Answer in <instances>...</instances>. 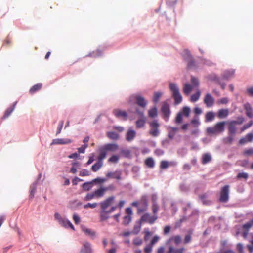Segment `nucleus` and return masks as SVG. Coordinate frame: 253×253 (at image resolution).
Here are the masks:
<instances>
[{
	"label": "nucleus",
	"instance_id": "9b49d317",
	"mask_svg": "<svg viewBox=\"0 0 253 253\" xmlns=\"http://www.w3.org/2000/svg\"><path fill=\"white\" fill-rule=\"evenodd\" d=\"M204 102L207 107H210L214 104V99L210 94L207 93L205 96Z\"/></svg>",
	"mask_w": 253,
	"mask_h": 253
},
{
	"label": "nucleus",
	"instance_id": "603ef678",
	"mask_svg": "<svg viewBox=\"0 0 253 253\" xmlns=\"http://www.w3.org/2000/svg\"><path fill=\"white\" fill-rule=\"evenodd\" d=\"M182 116L181 113L178 112L175 118V123L176 124H180L182 122Z\"/></svg>",
	"mask_w": 253,
	"mask_h": 253
},
{
	"label": "nucleus",
	"instance_id": "aec40b11",
	"mask_svg": "<svg viewBox=\"0 0 253 253\" xmlns=\"http://www.w3.org/2000/svg\"><path fill=\"white\" fill-rule=\"evenodd\" d=\"M168 242H173L175 245H179L181 242V237L179 235H176L171 237L169 240Z\"/></svg>",
	"mask_w": 253,
	"mask_h": 253
},
{
	"label": "nucleus",
	"instance_id": "7ed1b4c3",
	"mask_svg": "<svg viewBox=\"0 0 253 253\" xmlns=\"http://www.w3.org/2000/svg\"><path fill=\"white\" fill-rule=\"evenodd\" d=\"M169 88L172 92V96L174 100L175 104H180L182 100V97L180 93L179 88L177 85L174 83H170L169 84Z\"/></svg>",
	"mask_w": 253,
	"mask_h": 253
},
{
	"label": "nucleus",
	"instance_id": "b1692460",
	"mask_svg": "<svg viewBox=\"0 0 253 253\" xmlns=\"http://www.w3.org/2000/svg\"><path fill=\"white\" fill-rule=\"evenodd\" d=\"M60 224L65 227H70L72 230H75V228L74 226L72 225V223L68 220L66 219H63L62 221L60 223Z\"/></svg>",
	"mask_w": 253,
	"mask_h": 253
},
{
	"label": "nucleus",
	"instance_id": "6ab92c4d",
	"mask_svg": "<svg viewBox=\"0 0 253 253\" xmlns=\"http://www.w3.org/2000/svg\"><path fill=\"white\" fill-rule=\"evenodd\" d=\"M244 106L246 115L249 118H252L253 117V110L251 105L249 103H246Z\"/></svg>",
	"mask_w": 253,
	"mask_h": 253
},
{
	"label": "nucleus",
	"instance_id": "412c9836",
	"mask_svg": "<svg viewBox=\"0 0 253 253\" xmlns=\"http://www.w3.org/2000/svg\"><path fill=\"white\" fill-rule=\"evenodd\" d=\"M136 136V132L134 130L129 129L126 134V140L127 141H131Z\"/></svg>",
	"mask_w": 253,
	"mask_h": 253
},
{
	"label": "nucleus",
	"instance_id": "0eeeda50",
	"mask_svg": "<svg viewBox=\"0 0 253 253\" xmlns=\"http://www.w3.org/2000/svg\"><path fill=\"white\" fill-rule=\"evenodd\" d=\"M151 129L149 131V134L154 137L157 136L159 134V127L160 124L158 120H155L149 123Z\"/></svg>",
	"mask_w": 253,
	"mask_h": 253
},
{
	"label": "nucleus",
	"instance_id": "2eb2a0df",
	"mask_svg": "<svg viewBox=\"0 0 253 253\" xmlns=\"http://www.w3.org/2000/svg\"><path fill=\"white\" fill-rule=\"evenodd\" d=\"M236 123V121H232L229 123L228 126V132L229 135H235L236 134L237 131Z\"/></svg>",
	"mask_w": 253,
	"mask_h": 253
},
{
	"label": "nucleus",
	"instance_id": "f3484780",
	"mask_svg": "<svg viewBox=\"0 0 253 253\" xmlns=\"http://www.w3.org/2000/svg\"><path fill=\"white\" fill-rule=\"evenodd\" d=\"M185 250L186 249L183 247L175 248L173 246H170L169 247L168 253H184Z\"/></svg>",
	"mask_w": 253,
	"mask_h": 253
},
{
	"label": "nucleus",
	"instance_id": "09e8293b",
	"mask_svg": "<svg viewBox=\"0 0 253 253\" xmlns=\"http://www.w3.org/2000/svg\"><path fill=\"white\" fill-rule=\"evenodd\" d=\"M234 136L230 135L223 140L224 142L226 144H231L234 140Z\"/></svg>",
	"mask_w": 253,
	"mask_h": 253
},
{
	"label": "nucleus",
	"instance_id": "a19ab883",
	"mask_svg": "<svg viewBox=\"0 0 253 253\" xmlns=\"http://www.w3.org/2000/svg\"><path fill=\"white\" fill-rule=\"evenodd\" d=\"M190 112V108L187 106H184L183 107L182 110L179 113H182V115L185 117H188Z\"/></svg>",
	"mask_w": 253,
	"mask_h": 253
},
{
	"label": "nucleus",
	"instance_id": "8fccbe9b",
	"mask_svg": "<svg viewBox=\"0 0 253 253\" xmlns=\"http://www.w3.org/2000/svg\"><path fill=\"white\" fill-rule=\"evenodd\" d=\"M169 166V163L167 161L163 160L160 162V168L161 169H167Z\"/></svg>",
	"mask_w": 253,
	"mask_h": 253
},
{
	"label": "nucleus",
	"instance_id": "20e7f679",
	"mask_svg": "<svg viewBox=\"0 0 253 253\" xmlns=\"http://www.w3.org/2000/svg\"><path fill=\"white\" fill-rule=\"evenodd\" d=\"M225 122H220L216 123L214 126L207 128L208 133L211 135H217L224 131Z\"/></svg>",
	"mask_w": 253,
	"mask_h": 253
},
{
	"label": "nucleus",
	"instance_id": "f8f14e48",
	"mask_svg": "<svg viewBox=\"0 0 253 253\" xmlns=\"http://www.w3.org/2000/svg\"><path fill=\"white\" fill-rule=\"evenodd\" d=\"M161 111L164 115V118H166V121L168 120L170 114V111L169 105L167 103H164L161 108Z\"/></svg>",
	"mask_w": 253,
	"mask_h": 253
},
{
	"label": "nucleus",
	"instance_id": "a878e982",
	"mask_svg": "<svg viewBox=\"0 0 253 253\" xmlns=\"http://www.w3.org/2000/svg\"><path fill=\"white\" fill-rule=\"evenodd\" d=\"M42 87V84L41 83H38L34 85H33L30 89L29 93L31 94H33L36 93L37 91H39L41 89Z\"/></svg>",
	"mask_w": 253,
	"mask_h": 253
},
{
	"label": "nucleus",
	"instance_id": "864d4df0",
	"mask_svg": "<svg viewBox=\"0 0 253 253\" xmlns=\"http://www.w3.org/2000/svg\"><path fill=\"white\" fill-rule=\"evenodd\" d=\"M119 160V157L117 155H113L109 159L108 162L110 163H116Z\"/></svg>",
	"mask_w": 253,
	"mask_h": 253
},
{
	"label": "nucleus",
	"instance_id": "58836bf2",
	"mask_svg": "<svg viewBox=\"0 0 253 253\" xmlns=\"http://www.w3.org/2000/svg\"><path fill=\"white\" fill-rule=\"evenodd\" d=\"M92 187V183L91 182H87L84 183L82 185V188L84 191H89Z\"/></svg>",
	"mask_w": 253,
	"mask_h": 253
},
{
	"label": "nucleus",
	"instance_id": "5701e85b",
	"mask_svg": "<svg viewBox=\"0 0 253 253\" xmlns=\"http://www.w3.org/2000/svg\"><path fill=\"white\" fill-rule=\"evenodd\" d=\"M211 160V156L209 153H205L202 155L201 163L202 164H206Z\"/></svg>",
	"mask_w": 253,
	"mask_h": 253
},
{
	"label": "nucleus",
	"instance_id": "052dcab7",
	"mask_svg": "<svg viewBox=\"0 0 253 253\" xmlns=\"http://www.w3.org/2000/svg\"><path fill=\"white\" fill-rule=\"evenodd\" d=\"M97 206V203H93L92 204L87 203V204L84 205V207L85 209H87L88 208H90L93 209V208H95Z\"/></svg>",
	"mask_w": 253,
	"mask_h": 253
},
{
	"label": "nucleus",
	"instance_id": "473e14b6",
	"mask_svg": "<svg viewBox=\"0 0 253 253\" xmlns=\"http://www.w3.org/2000/svg\"><path fill=\"white\" fill-rule=\"evenodd\" d=\"M145 165L149 168H152L155 166V162L152 158H147L145 161Z\"/></svg>",
	"mask_w": 253,
	"mask_h": 253
},
{
	"label": "nucleus",
	"instance_id": "2f4dec72",
	"mask_svg": "<svg viewBox=\"0 0 253 253\" xmlns=\"http://www.w3.org/2000/svg\"><path fill=\"white\" fill-rule=\"evenodd\" d=\"M141 224L140 223V221H139L138 223L136 224L134 226L133 230L131 232L132 234L136 235L139 233L141 228Z\"/></svg>",
	"mask_w": 253,
	"mask_h": 253
},
{
	"label": "nucleus",
	"instance_id": "6e6d98bb",
	"mask_svg": "<svg viewBox=\"0 0 253 253\" xmlns=\"http://www.w3.org/2000/svg\"><path fill=\"white\" fill-rule=\"evenodd\" d=\"M248 176H249L248 174L247 173L242 172V173H238L237 176V177L238 179L243 178L245 179H247L248 178Z\"/></svg>",
	"mask_w": 253,
	"mask_h": 253
},
{
	"label": "nucleus",
	"instance_id": "e2e57ef3",
	"mask_svg": "<svg viewBox=\"0 0 253 253\" xmlns=\"http://www.w3.org/2000/svg\"><path fill=\"white\" fill-rule=\"evenodd\" d=\"M191 83L193 86H197L199 85V81L198 79L195 77L191 78Z\"/></svg>",
	"mask_w": 253,
	"mask_h": 253
},
{
	"label": "nucleus",
	"instance_id": "c756f323",
	"mask_svg": "<svg viewBox=\"0 0 253 253\" xmlns=\"http://www.w3.org/2000/svg\"><path fill=\"white\" fill-rule=\"evenodd\" d=\"M215 115L212 112L209 111L206 114L205 121L206 122H210L213 120L214 118Z\"/></svg>",
	"mask_w": 253,
	"mask_h": 253
},
{
	"label": "nucleus",
	"instance_id": "f704fd0d",
	"mask_svg": "<svg viewBox=\"0 0 253 253\" xmlns=\"http://www.w3.org/2000/svg\"><path fill=\"white\" fill-rule=\"evenodd\" d=\"M30 194L29 197L31 199H32L34 197V194L36 192V189H37V184L36 183H33L31 186H30Z\"/></svg>",
	"mask_w": 253,
	"mask_h": 253
},
{
	"label": "nucleus",
	"instance_id": "37998d69",
	"mask_svg": "<svg viewBox=\"0 0 253 253\" xmlns=\"http://www.w3.org/2000/svg\"><path fill=\"white\" fill-rule=\"evenodd\" d=\"M159 210V205L156 203L153 202L152 205V211L153 213V215H157V213Z\"/></svg>",
	"mask_w": 253,
	"mask_h": 253
},
{
	"label": "nucleus",
	"instance_id": "680f3d73",
	"mask_svg": "<svg viewBox=\"0 0 253 253\" xmlns=\"http://www.w3.org/2000/svg\"><path fill=\"white\" fill-rule=\"evenodd\" d=\"M84 232L86 234L90 235V236H94L95 235V232L91 231L90 229L88 228H84L83 229Z\"/></svg>",
	"mask_w": 253,
	"mask_h": 253
},
{
	"label": "nucleus",
	"instance_id": "de8ad7c7",
	"mask_svg": "<svg viewBox=\"0 0 253 253\" xmlns=\"http://www.w3.org/2000/svg\"><path fill=\"white\" fill-rule=\"evenodd\" d=\"M243 154L245 156H250L253 155V148H251L244 150Z\"/></svg>",
	"mask_w": 253,
	"mask_h": 253
},
{
	"label": "nucleus",
	"instance_id": "a18cd8bd",
	"mask_svg": "<svg viewBox=\"0 0 253 253\" xmlns=\"http://www.w3.org/2000/svg\"><path fill=\"white\" fill-rule=\"evenodd\" d=\"M94 198H96L94 192L88 193L86 194V196L84 198V200L85 201H89Z\"/></svg>",
	"mask_w": 253,
	"mask_h": 253
},
{
	"label": "nucleus",
	"instance_id": "6e6552de",
	"mask_svg": "<svg viewBox=\"0 0 253 253\" xmlns=\"http://www.w3.org/2000/svg\"><path fill=\"white\" fill-rule=\"evenodd\" d=\"M159 240L160 237L158 236L155 235L154 236L150 243L144 248V252L145 253H151L153 247L159 241Z\"/></svg>",
	"mask_w": 253,
	"mask_h": 253
},
{
	"label": "nucleus",
	"instance_id": "dca6fc26",
	"mask_svg": "<svg viewBox=\"0 0 253 253\" xmlns=\"http://www.w3.org/2000/svg\"><path fill=\"white\" fill-rule=\"evenodd\" d=\"M72 140L69 139H53L51 145L54 144H67L72 143Z\"/></svg>",
	"mask_w": 253,
	"mask_h": 253
},
{
	"label": "nucleus",
	"instance_id": "4d7b16f0",
	"mask_svg": "<svg viewBox=\"0 0 253 253\" xmlns=\"http://www.w3.org/2000/svg\"><path fill=\"white\" fill-rule=\"evenodd\" d=\"M64 124V121L62 120L59 123V125L57 127V130L56 132V135H58L61 133L63 126Z\"/></svg>",
	"mask_w": 253,
	"mask_h": 253
},
{
	"label": "nucleus",
	"instance_id": "338daca9",
	"mask_svg": "<svg viewBox=\"0 0 253 253\" xmlns=\"http://www.w3.org/2000/svg\"><path fill=\"white\" fill-rule=\"evenodd\" d=\"M121 153L126 157H128L130 154V151L127 149H122Z\"/></svg>",
	"mask_w": 253,
	"mask_h": 253
},
{
	"label": "nucleus",
	"instance_id": "5fc2aeb1",
	"mask_svg": "<svg viewBox=\"0 0 253 253\" xmlns=\"http://www.w3.org/2000/svg\"><path fill=\"white\" fill-rule=\"evenodd\" d=\"M253 124V122L252 121H251L249 123L247 124L244 125L243 127L241 128V132H243L246 129L249 128L251 127Z\"/></svg>",
	"mask_w": 253,
	"mask_h": 253
},
{
	"label": "nucleus",
	"instance_id": "69168bd1",
	"mask_svg": "<svg viewBox=\"0 0 253 253\" xmlns=\"http://www.w3.org/2000/svg\"><path fill=\"white\" fill-rule=\"evenodd\" d=\"M209 79L211 81H215L216 83L219 82L218 78L215 75H211L208 77Z\"/></svg>",
	"mask_w": 253,
	"mask_h": 253
},
{
	"label": "nucleus",
	"instance_id": "4468645a",
	"mask_svg": "<svg viewBox=\"0 0 253 253\" xmlns=\"http://www.w3.org/2000/svg\"><path fill=\"white\" fill-rule=\"evenodd\" d=\"M92 250L91 248L90 244L87 242L83 243V246L81 249L80 253H92Z\"/></svg>",
	"mask_w": 253,
	"mask_h": 253
},
{
	"label": "nucleus",
	"instance_id": "79ce46f5",
	"mask_svg": "<svg viewBox=\"0 0 253 253\" xmlns=\"http://www.w3.org/2000/svg\"><path fill=\"white\" fill-rule=\"evenodd\" d=\"M148 115L150 117L154 118L157 116V110L154 107L148 111Z\"/></svg>",
	"mask_w": 253,
	"mask_h": 253
},
{
	"label": "nucleus",
	"instance_id": "4be33fe9",
	"mask_svg": "<svg viewBox=\"0 0 253 253\" xmlns=\"http://www.w3.org/2000/svg\"><path fill=\"white\" fill-rule=\"evenodd\" d=\"M16 103H17L16 102H14L11 106L5 110V111L4 113L3 116V118H7L11 114V113L13 111V110H14V109L15 108Z\"/></svg>",
	"mask_w": 253,
	"mask_h": 253
},
{
	"label": "nucleus",
	"instance_id": "9d476101",
	"mask_svg": "<svg viewBox=\"0 0 253 253\" xmlns=\"http://www.w3.org/2000/svg\"><path fill=\"white\" fill-rule=\"evenodd\" d=\"M113 188V186L110 185L107 187H101L96 190L95 191H94L96 198H100L103 196L106 191H107L109 189H111Z\"/></svg>",
	"mask_w": 253,
	"mask_h": 253
},
{
	"label": "nucleus",
	"instance_id": "cd10ccee",
	"mask_svg": "<svg viewBox=\"0 0 253 253\" xmlns=\"http://www.w3.org/2000/svg\"><path fill=\"white\" fill-rule=\"evenodd\" d=\"M102 160H98V162L94 164L91 167V169L94 172L98 171L102 166Z\"/></svg>",
	"mask_w": 253,
	"mask_h": 253
},
{
	"label": "nucleus",
	"instance_id": "7c9ffc66",
	"mask_svg": "<svg viewBox=\"0 0 253 253\" xmlns=\"http://www.w3.org/2000/svg\"><path fill=\"white\" fill-rule=\"evenodd\" d=\"M234 74V71H227L222 75V78L224 80H229L232 77Z\"/></svg>",
	"mask_w": 253,
	"mask_h": 253
},
{
	"label": "nucleus",
	"instance_id": "49530a36",
	"mask_svg": "<svg viewBox=\"0 0 253 253\" xmlns=\"http://www.w3.org/2000/svg\"><path fill=\"white\" fill-rule=\"evenodd\" d=\"M200 199L202 201L203 204L209 205L211 204V202L210 200L207 199V196L205 194L201 195L199 196Z\"/></svg>",
	"mask_w": 253,
	"mask_h": 253
},
{
	"label": "nucleus",
	"instance_id": "1a4fd4ad",
	"mask_svg": "<svg viewBox=\"0 0 253 253\" xmlns=\"http://www.w3.org/2000/svg\"><path fill=\"white\" fill-rule=\"evenodd\" d=\"M114 115L118 118H121L124 120H126L127 118V113L124 110L116 109L113 112Z\"/></svg>",
	"mask_w": 253,
	"mask_h": 253
},
{
	"label": "nucleus",
	"instance_id": "c85d7f7f",
	"mask_svg": "<svg viewBox=\"0 0 253 253\" xmlns=\"http://www.w3.org/2000/svg\"><path fill=\"white\" fill-rule=\"evenodd\" d=\"M107 136L110 139L116 140L119 138V134L113 131H110L107 133Z\"/></svg>",
	"mask_w": 253,
	"mask_h": 253
},
{
	"label": "nucleus",
	"instance_id": "bf43d9fd",
	"mask_svg": "<svg viewBox=\"0 0 253 253\" xmlns=\"http://www.w3.org/2000/svg\"><path fill=\"white\" fill-rule=\"evenodd\" d=\"M147 210V203H145V205L142 207H139L137 210V213L138 214H141V213L146 211Z\"/></svg>",
	"mask_w": 253,
	"mask_h": 253
},
{
	"label": "nucleus",
	"instance_id": "423d86ee",
	"mask_svg": "<svg viewBox=\"0 0 253 253\" xmlns=\"http://www.w3.org/2000/svg\"><path fill=\"white\" fill-rule=\"evenodd\" d=\"M229 186H224L221 189L219 200L222 203H226L229 200Z\"/></svg>",
	"mask_w": 253,
	"mask_h": 253
},
{
	"label": "nucleus",
	"instance_id": "c03bdc74",
	"mask_svg": "<svg viewBox=\"0 0 253 253\" xmlns=\"http://www.w3.org/2000/svg\"><path fill=\"white\" fill-rule=\"evenodd\" d=\"M132 220V217L129 215H126L123 218V224L125 225H127Z\"/></svg>",
	"mask_w": 253,
	"mask_h": 253
},
{
	"label": "nucleus",
	"instance_id": "f03ea898",
	"mask_svg": "<svg viewBox=\"0 0 253 253\" xmlns=\"http://www.w3.org/2000/svg\"><path fill=\"white\" fill-rule=\"evenodd\" d=\"M118 145L115 143L106 144L99 147L98 148L99 155L98 160L100 161L104 160L106 157L108 151L114 152L118 150Z\"/></svg>",
	"mask_w": 253,
	"mask_h": 253
},
{
	"label": "nucleus",
	"instance_id": "72a5a7b5",
	"mask_svg": "<svg viewBox=\"0 0 253 253\" xmlns=\"http://www.w3.org/2000/svg\"><path fill=\"white\" fill-rule=\"evenodd\" d=\"M146 123V119L144 118L138 120L136 122V126L137 128H140L144 126Z\"/></svg>",
	"mask_w": 253,
	"mask_h": 253
},
{
	"label": "nucleus",
	"instance_id": "3c124183",
	"mask_svg": "<svg viewBox=\"0 0 253 253\" xmlns=\"http://www.w3.org/2000/svg\"><path fill=\"white\" fill-rule=\"evenodd\" d=\"M133 243L135 245L140 246L143 243V240L141 238L139 237H137L133 239Z\"/></svg>",
	"mask_w": 253,
	"mask_h": 253
},
{
	"label": "nucleus",
	"instance_id": "0e129e2a",
	"mask_svg": "<svg viewBox=\"0 0 253 253\" xmlns=\"http://www.w3.org/2000/svg\"><path fill=\"white\" fill-rule=\"evenodd\" d=\"M79 175L81 176H88L89 175V172L87 169H84L80 172Z\"/></svg>",
	"mask_w": 253,
	"mask_h": 253
},
{
	"label": "nucleus",
	"instance_id": "774afa93",
	"mask_svg": "<svg viewBox=\"0 0 253 253\" xmlns=\"http://www.w3.org/2000/svg\"><path fill=\"white\" fill-rule=\"evenodd\" d=\"M247 142H251L253 140V134L252 133H248L245 136Z\"/></svg>",
	"mask_w": 253,
	"mask_h": 253
},
{
	"label": "nucleus",
	"instance_id": "39448f33",
	"mask_svg": "<svg viewBox=\"0 0 253 253\" xmlns=\"http://www.w3.org/2000/svg\"><path fill=\"white\" fill-rule=\"evenodd\" d=\"M158 218L157 215H151L148 213H145L141 217L140 223H147L149 224H153L157 220Z\"/></svg>",
	"mask_w": 253,
	"mask_h": 253
},
{
	"label": "nucleus",
	"instance_id": "ddd939ff",
	"mask_svg": "<svg viewBox=\"0 0 253 253\" xmlns=\"http://www.w3.org/2000/svg\"><path fill=\"white\" fill-rule=\"evenodd\" d=\"M135 99L136 100V104L140 107L145 108L146 106L147 102L143 97L139 95H135Z\"/></svg>",
	"mask_w": 253,
	"mask_h": 253
},
{
	"label": "nucleus",
	"instance_id": "c9c22d12",
	"mask_svg": "<svg viewBox=\"0 0 253 253\" xmlns=\"http://www.w3.org/2000/svg\"><path fill=\"white\" fill-rule=\"evenodd\" d=\"M192 232L191 231L189 232V233L185 235L183 241V243L184 244H187L190 243L192 241Z\"/></svg>",
	"mask_w": 253,
	"mask_h": 253
},
{
	"label": "nucleus",
	"instance_id": "13d9d810",
	"mask_svg": "<svg viewBox=\"0 0 253 253\" xmlns=\"http://www.w3.org/2000/svg\"><path fill=\"white\" fill-rule=\"evenodd\" d=\"M88 147L87 144H84L82 145L81 147L78 148V151L79 153H84L85 149Z\"/></svg>",
	"mask_w": 253,
	"mask_h": 253
},
{
	"label": "nucleus",
	"instance_id": "e433bc0d",
	"mask_svg": "<svg viewBox=\"0 0 253 253\" xmlns=\"http://www.w3.org/2000/svg\"><path fill=\"white\" fill-rule=\"evenodd\" d=\"M192 89V86L188 84H184L183 87V92L185 94L188 95Z\"/></svg>",
	"mask_w": 253,
	"mask_h": 253
},
{
	"label": "nucleus",
	"instance_id": "bb28decb",
	"mask_svg": "<svg viewBox=\"0 0 253 253\" xmlns=\"http://www.w3.org/2000/svg\"><path fill=\"white\" fill-rule=\"evenodd\" d=\"M185 54L187 56L188 58H189L190 60L188 63V67L189 68H192L195 66V63L194 61L191 59V55L190 53V52L188 50H185L184 51Z\"/></svg>",
	"mask_w": 253,
	"mask_h": 253
},
{
	"label": "nucleus",
	"instance_id": "a211bd4d",
	"mask_svg": "<svg viewBox=\"0 0 253 253\" xmlns=\"http://www.w3.org/2000/svg\"><path fill=\"white\" fill-rule=\"evenodd\" d=\"M121 172L119 171H116L115 172H109L106 174V177L108 178H115L117 180L121 179Z\"/></svg>",
	"mask_w": 253,
	"mask_h": 253
},
{
	"label": "nucleus",
	"instance_id": "4c0bfd02",
	"mask_svg": "<svg viewBox=\"0 0 253 253\" xmlns=\"http://www.w3.org/2000/svg\"><path fill=\"white\" fill-rule=\"evenodd\" d=\"M201 95V92L200 90H197L196 93L191 95L190 98V101L193 102H196L199 98Z\"/></svg>",
	"mask_w": 253,
	"mask_h": 253
},
{
	"label": "nucleus",
	"instance_id": "f257e3e1",
	"mask_svg": "<svg viewBox=\"0 0 253 253\" xmlns=\"http://www.w3.org/2000/svg\"><path fill=\"white\" fill-rule=\"evenodd\" d=\"M115 199L114 196H110L100 203L101 209L100 213V220L101 222H103L108 219L109 218V214L117 209V206H112L109 210H106L108 207L113 204Z\"/></svg>",
	"mask_w": 253,
	"mask_h": 253
},
{
	"label": "nucleus",
	"instance_id": "ea45409f",
	"mask_svg": "<svg viewBox=\"0 0 253 253\" xmlns=\"http://www.w3.org/2000/svg\"><path fill=\"white\" fill-rule=\"evenodd\" d=\"M162 95V93L160 92H156L154 93L153 98V101L154 103L156 104L159 101L160 97Z\"/></svg>",
	"mask_w": 253,
	"mask_h": 253
},
{
	"label": "nucleus",
	"instance_id": "393cba45",
	"mask_svg": "<svg viewBox=\"0 0 253 253\" xmlns=\"http://www.w3.org/2000/svg\"><path fill=\"white\" fill-rule=\"evenodd\" d=\"M229 114V110L227 109H222L218 110V117L219 118L226 117Z\"/></svg>",
	"mask_w": 253,
	"mask_h": 253
}]
</instances>
